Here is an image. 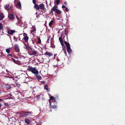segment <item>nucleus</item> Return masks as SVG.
Returning <instances> with one entry per match:
<instances>
[{"mask_svg": "<svg viewBox=\"0 0 125 125\" xmlns=\"http://www.w3.org/2000/svg\"><path fill=\"white\" fill-rule=\"evenodd\" d=\"M28 70L29 71L31 72L32 73L34 74L35 75H36V74H39L38 71L35 67L32 68L31 67L29 66L28 67Z\"/></svg>", "mask_w": 125, "mask_h": 125, "instance_id": "obj_1", "label": "nucleus"}, {"mask_svg": "<svg viewBox=\"0 0 125 125\" xmlns=\"http://www.w3.org/2000/svg\"><path fill=\"white\" fill-rule=\"evenodd\" d=\"M44 6L43 3L40 4L39 6L38 5H34V8L37 10H39L40 9L43 10L44 9Z\"/></svg>", "mask_w": 125, "mask_h": 125, "instance_id": "obj_2", "label": "nucleus"}, {"mask_svg": "<svg viewBox=\"0 0 125 125\" xmlns=\"http://www.w3.org/2000/svg\"><path fill=\"white\" fill-rule=\"evenodd\" d=\"M57 6L55 5L52 8V10L54 11L55 13L57 14H60L61 13V11L60 10L57 9Z\"/></svg>", "mask_w": 125, "mask_h": 125, "instance_id": "obj_3", "label": "nucleus"}, {"mask_svg": "<svg viewBox=\"0 0 125 125\" xmlns=\"http://www.w3.org/2000/svg\"><path fill=\"white\" fill-rule=\"evenodd\" d=\"M15 17V14L13 13L9 14L8 16L9 19L11 20L14 19Z\"/></svg>", "mask_w": 125, "mask_h": 125, "instance_id": "obj_4", "label": "nucleus"}, {"mask_svg": "<svg viewBox=\"0 0 125 125\" xmlns=\"http://www.w3.org/2000/svg\"><path fill=\"white\" fill-rule=\"evenodd\" d=\"M15 50L16 52H19L20 49L19 48L17 44H15L14 46Z\"/></svg>", "mask_w": 125, "mask_h": 125, "instance_id": "obj_5", "label": "nucleus"}, {"mask_svg": "<svg viewBox=\"0 0 125 125\" xmlns=\"http://www.w3.org/2000/svg\"><path fill=\"white\" fill-rule=\"evenodd\" d=\"M15 32V30H10L8 31L7 33L8 34L11 35H12L14 32Z\"/></svg>", "mask_w": 125, "mask_h": 125, "instance_id": "obj_6", "label": "nucleus"}, {"mask_svg": "<svg viewBox=\"0 0 125 125\" xmlns=\"http://www.w3.org/2000/svg\"><path fill=\"white\" fill-rule=\"evenodd\" d=\"M15 6L17 8H18L21 9V7L20 2H18L17 4L15 5Z\"/></svg>", "mask_w": 125, "mask_h": 125, "instance_id": "obj_7", "label": "nucleus"}, {"mask_svg": "<svg viewBox=\"0 0 125 125\" xmlns=\"http://www.w3.org/2000/svg\"><path fill=\"white\" fill-rule=\"evenodd\" d=\"M49 103H50V108H51L52 109L53 108L55 109L56 108V105H51L50 100H49Z\"/></svg>", "mask_w": 125, "mask_h": 125, "instance_id": "obj_8", "label": "nucleus"}, {"mask_svg": "<svg viewBox=\"0 0 125 125\" xmlns=\"http://www.w3.org/2000/svg\"><path fill=\"white\" fill-rule=\"evenodd\" d=\"M56 96L57 97H56L55 96V98H54L52 96H51L50 97V99L52 100L54 102H55L56 101V99H57V98L58 97V96L57 95Z\"/></svg>", "mask_w": 125, "mask_h": 125, "instance_id": "obj_9", "label": "nucleus"}, {"mask_svg": "<svg viewBox=\"0 0 125 125\" xmlns=\"http://www.w3.org/2000/svg\"><path fill=\"white\" fill-rule=\"evenodd\" d=\"M64 43L66 45V47L67 49V48H70V45L67 42L65 41L64 42Z\"/></svg>", "mask_w": 125, "mask_h": 125, "instance_id": "obj_10", "label": "nucleus"}, {"mask_svg": "<svg viewBox=\"0 0 125 125\" xmlns=\"http://www.w3.org/2000/svg\"><path fill=\"white\" fill-rule=\"evenodd\" d=\"M29 38V37L28 36H26L24 37L23 38V39L26 42H28Z\"/></svg>", "mask_w": 125, "mask_h": 125, "instance_id": "obj_11", "label": "nucleus"}, {"mask_svg": "<svg viewBox=\"0 0 125 125\" xmlns=\"http://www.w3.org/2000/svg\"><path fill=\"white\" fill-rule=\"evenodd\" d=\"M32 30H31V33H32V32L34 31H36V28L35 26H32Z\"/></svg>", "mask_w": 125, "mask_h": 125, "instance_id": "obj_12", "label": "nucleus"}, {"mask_svg": "<svg viewBox=\"0 0 125 125\" xmlns=\"http://www.w3.org/2000/svg\"><path fill=\"white\" fill-rule=\"evenodd\" d=\"M4 17V15L3 13H0V20H2Z\"/></svg>", "mask_w": 125, "mask_h": 125, "instance_id": "obj_13", "label": "nucleus"}, {"mask_svg": "<svg viewBox=\"0 0 125 125\" xmlns=\"http://www.w3.org/2000/svg\"><path fill=\"white\" fill-rule=\"evenodd\" d=\"M67 31L66 29L62 31V33L63 35L64 34L65 35H66L67 37Z\"/></svg>", "mask_w": 125, "mask_h": 125, "instance_id": "obj_14", "label": "nucleus"}, {"mask_svg": "<svg viewBox=\"0 0 125 125\" xmlns=\"http://www.w3.org/2000/svg\"><path fill=\"white\" fill-rule=\"evenodd\" d=\"M21 113L23 117H27L26 112L24 111H21Z\"/></svg>", "mask_w": 125, "mask_h": 125, "instance_id": "obj_15", "label": "nucleus"}, {"mask_svg": "<svg viewBox=\"0 0 125 125\" xmlns=\"http://www.w3.org/2000/svg\"><path fill=\"white\" fill-rule=\"evenodd\" d=\"M26 113L27 117L31 115L32 113V112H26Z\"/></svg>", "mask_w": 125, "mask_h": 125, "instance_id": "obj_16", "label": "nucleus"}, {"mask_svg": "<svg viewBox=\"0 0 125 125\" xmlns=\"http://www.w3.org/2000/svg\"><path fill=\"white\" fill-rule=\"evenodd\" d=\"M25 122L27 124H29L30 121V120L27 118H26L24 120Z\"/></svg>", "mask_w": 125, "mask_h": 125, "instance_id": "obj_17", "label": "nucleus"}, {"mask_svg": "<svg viewBox=\"0 0 125 125\" xmlns=\"http://www.w3.org/2000/svg\"><path fill=\"white\" fill-rule=\"evenodd\" d=\"M38 74H36L35 75L36 76V77L37 79L38 80H41L42 78V77L40 75H38Z\"/></svg>", "mask_w": 125, "mask_h": 125, "instance_id": "obj_18", "label": "nucleus"}, {"mask_svg": "<svg viewBox=\"0 0 125 125\" xmlns=\"http://www.w3.org/2000/svg\"><path fill=\"white\" fill-rule=\"evenodd\" d=\"M67 51L69 54L71 53L72 52V50L71 49V48H67Z\"/></svg>", "mask_w": 125, "mask_h": 125, "instance_id": "obj_19", "label": "nucleus"}, {"mask_svg": "<svg viewBox=\"0 0 125 125\" xmlns=\"http://www.w3.org/2000/svg\"><path fill=\"white\" fill-rule=\"evenodd\" d=\"M25 47L27 50H32V49L31 48V47L28 46L27 45H26Z\"/></svg>", "mask_w": 125, "mask_h": 125, "instance_id": "obj_20", "label": "nucleus"}, {"mask_svg": "<svg viewBox=\"0 0 125 125\" xmlns=\"http://www.w3.org/2000/svg\"><path fill=\"white\" fill-rule=\"evenodd\" d=\"M9 5H7L4 7V8L6 10H9Z\"/></svg>", "mask_w": 125, "mask_h": 125, "instance_id": "obj_21", "label": "nucleus"}, {"mask_svg": "<svg viewBox=\"0 0 125 125\" xmlns=\"http://www.w3.org/2000/svg\"><path fill=\"white\" fill-rule=\"evenodd\" d=\"M19 56V58L20 59H22V60L24 59L25 57L23 55H18Z\"/></svg>", "mask_w": 125, "mask_h": 125, "instance_id": "obj_22", "label": "nucleus"}, {"mask_svg": "<svg viewBox=\"0 0 125 125\" xmlns=\"http://www.w3.org/2000/svg\"><path fill=\"white\" fill-rule=\"evenodd\" d=\"M54 22V21L53 20H52L49 23V26H52Z\"/></svg>", "mask_w": 125, "mask_h": 125, "instance_id": "obj_23", "label": "nucleus"}, {"mask_svg": "<svg viewBox=\"0 0 125 125\" xmlns=\"http://www.w3.org/2000/svg\"><path fill=\"white\" fill-rule=\"evenodd\" d=\"M11 85H6V88H7L8 89H10L11 87V86H10Z\"/></svg>", "mask_w": 125, "mask_h": 125, "instance_id": "obj_24", "label": "nucleus"}, {"mask_svg": "<svg viewBox=\"0 0 125 125\" xmlns=\"http://www.w3.org/2000/svg\"><path fill=\"white\" fill-rule=\"evenodd\" d=\"M36 54V52L35 51H32V53L31 54H30V55H35Z\"/></svg>", "mask_w": 125, "mask_h": 125, "instance_id": "obj_25", "label": "nucleus"}, {"mask_svg": "<svg viewBox=\"0 0 125 125\" xmlns=\"http://www.w3.org/2000/svg\"><path fill=\"white\" fill-rule=\"evenodd\" d=\"M44 89L46 90H48V86L47 85H45L44 86Z\"/></svg>", "mask_w": 125, "mask_h": 125, "instance_id": "obj_26", "label": "nucleus"}, {"mask_svg": "<svg viewBox=\"0 0 125 125\" xmlns=\"http://www.w3.org/2000/svg\"><path fill=\"white\" fill-rule=\"evenodd\" d=\"M3 28V27L2 24V23H0V30H2Z\"/></svg>", "mask_w": 125, "mask_h": 125, "instance_id": "obj_27", "label": "nucleus"}, {"mask_svg": "<svg viewBox=\"0 0 125 125\" xmlns=\"http://www.w3.org/2000/svg\"><path fill=\"white\" fill-rule=\"evenodd\" d=\"M45 55H52V54L51 52H45Z\"/></svg>", "mask_w": 125, "mask_h": 125, "instance_id": "obj_28", "label": "nucleus"}, {"mask_svg": "<svg viewBox=\"0 0 125 125\" xmlns=\"http://www.w3.org/2000/svg\"><path fill=\"white\" fill-rule=\"evenodd\" d=\"M59 40L60 42H63V40L61 37H59Z\"/></svg>", "mask_w": 125, "mask_h": 125, "instance_id": "obj_29", "label": "nucleus"}, {"mask_svg": "<svg viewBox=\"0 0 125 125\" xmlns=\"http://www.w3.org/2000/svg\"><path fill=\"white\" fill-rule=\"evenodd\" d=\"M38 41L37 43H41V40L40 38H38Z\"/></svg>", "mask_w": 125, "mask_h": 125, "instance_id": "obj_30", "label": "nucleus"}, {"mask_svg": "<svg viewBox=\"0 0 125 125\" xmlns=\"http://www.w3.org/2000/svg\"><path fill=\"white\" fill-rule=\"evenodd\" d=\"M36 0H32V2L34 4V5H38L37 4H36Z\"/></svg>", "mask_w": 125, "mask_h": 125, "instance_id": "obj_31", "label": "nucleus"}, {"mask_svg": "<svg viewBox=\"0 0 125 125\" xmlns=\"http://www.w3.org/2000/svg\"><path fill=\"white\" fill-rule=\"evenodd\" d=\"M10 48L7 49L6 50V52L9 54L10 53Z\"/></svg>", "mask_w": 125, "mask_h": 125, "instance_id": "obj_32", "label": "nucleus"}, {"mask_svg": "<svg viewBox=\"0 0 125 125\" xmlns=\"http://www.w3.org/2000/svg\"><path fill=\"white\" fill-rule=\"evenodd\" d=\"M4 104L5 105V106H9V105L7 103H4Z\"/></svg>", "mask_w": 125, "mask_h": 125, "instance_id": "obj_33", "label": "nucleus"}, {"mask_svg": "<svg viewBox=\"0 0 125 125\" xmlns=\"http://www.w3.org/2000/svg\"><path fill=\"white\" fill-rule=\"evenodd\" d=\"M56 2L57 5H58L60 3V0H57Z\"/></svg>", "mask_w": 125, "mask_h": 125, "instance_id": "obj_34", "label": "nucleus"}, {"mask_svg": "<svg viewBox=\"0 0 125 125\" xmlns=\"http://www.w3.org/2000/svg\"><path fill=\"white\" fill-rule=\"evenodd\" d=\"M50 39H51V38L50 37H49L48 40H47V42L48 43H49L50 41Z\"/></svg>", "mask_w": 125, "mask_h": 125, "instance_id": "obj_35", "label": "nucleus"}, {"mask_svg": "<svg viewBox=\"0 0 125 125\" xmlns=\"http://www.w3.org/2000/svg\"><path fill=\"white\" fill-rule=\"evenodd\" d=\"M65 8V10L66 11H68L69 10V9H68L66 7Z\"/></svg>", "mask_w": 125, "mask_h": 125, "instance_id": "obj_36", "label": "nucleus"}, {"mask_svg": "<svg viewBox=\"0 0 125 125\" xmlns=\"http://www.w3.org/2000/svg\"><path fill=\"white\" fill-rule=\"evenodd\" d=\"M60 43H61V44L62 45V46H64V44L63 42H61Z\"/></svg>", "mask_w": 125, "mask_h": 125, "instance_id": "obj_37", "label": "nucleus"}, {"mask_svg": "<svg viewBox=\"0 0 125 125\" xmlns=\"http://www.w3.org/2000/svg\"><path fill=\"white\" fill-rule=\"evenodd\" d=\"M23 35L24 36H27V34H26V33H24L23 34Z\"/></svg>", "mask_w": 125, "mask_h": 125, "instance_id": "obj_38", "label": "nucleus"}, {"mask_svg": "<svg viewBox=\"0 0 125 125\" xmlns=\"http://www.w3.org/2000/svg\"><path fill=\"white\" fill-rule=\"evenodd\" d=\"M66 7L64 5H63L62 6V8H65Z\"/></svg>", "mask_w": 125, "mask_h": 125, "instance_id": "obj_39", "label": "nucleus"}, {"mask_svg": "<svg viewBox=\"0 0 125 125\" xmlns=\"http://www.w3.org/2000/svg\"><path fill=\"white\" fill-rule=\"evenodd\" d=\"M64 4H65V5H66L67 4V3L66 2V1H65L64 2Z\"/></svg>", "mask_w": 125, "mask_h": 125, "instance_id": "obj_40", "label": "nucleus"}, {"mask_svg": "<svg viewBox=\"0 0 125 125\" xmlns=\"http://www.w3.org/2000/svg\"><path fill=\"white\" fill-rule=\"evenodd\" d=\"M41 83H45V81H42Z\"/></svg>", "mask_w": 125, "mask_h": 125, "instance_id": "obj_41", "label": "nucleus"}, {"mask_svg": "<svg viewBox=\"0 0 125 125\" xmlns=\"http://www.w3.org/2000/svg\"><path fill=\"white\" fill-rule=\"evenodd\" d=\"M52 8L51 9V12H52V13L53 12V10H52Z\"/></svg>", "mask_w": 125, "mask_h": 125, "instance_id": "obj_42", "label": "nucleus"}, {"mask_svg": "<svg viewBox=\"0 0 125 125\" xmlns=\"http://www.w3.org/2000/svg\"><path fill=\"white\" fill-rule=\"evenodd\" d=\"M43 10L44 11H46V9H45L44 8V10Z\"/></svg>", "mask_w": 125, "mask_h": 125, "instance_id": "obj_43", "label": "nucleus"}, {"mask_svg": "<svg viewBox=\"0 0 125 125\" xmlns=\"http://www.w3.org/2000/svg\"><path fill=\"white\" fill-rule=\"evenodd\" d=\"M3 101L0 98V101Z\"/></svg>", "mask_w": 125, "mask_h": 125, "instance_id": "obj_44", "label": "nucleus"}, {"mask_svg": "<svg viewBox=\"0 0 125 125\" xmlns=\"http://www.w3.org/2000/svg\"><path fill=\"white\" fill-rule=\"evenodd\" d=\"M13 61L15 63L16 62H15V60L14 59H13Z\"/></svg>", "mask_w": 125, "mask_h": 125, "instance_id": "obj_45", "label": "nucleus"}, {"mask_svg": "<svg viewBox=\"0 0 125 125\" xmlns=\"http://www.w3.org/2000/svg\"><path fill=\"white\" fill-rule=\"evenodd\" d=\"M16 18H17V19L18 20V17L17 16H16Z\"/></svg>", "mask_w": 125, "mask_h": 125, "instance_id": "obj_46", "label": "nucleus"}, {"mask_svg": "<svg viewBox=\"0 0 125 125\" xmlns=\"http://www.w3.org/2000/svg\"><path fill=\"white\" fill-rule=\"evenodd\" d=\"M40 96V95H39L38 96H37V98H39Z\"/></svg>", "mask_w": 125, "mask_h": 125, "instance_id": "obj_47", "label": "nucleus"}, {"mask_svg": "<svg viewBox=\"0 0 125 125\" xmlns=\"http://www.w3.org/2000/svg\"><path fill=\"white\" fill-rule=\"evenodd\" d=\"M10 99H13V98L12 97H10Z\"/></svg>", "mask_w": 125, "mask_h": 125, "instance_id": "obj_48", "label": "nucleus"}, {"mask_svg": "<svg viewBox=\"0 0 125 125\" xmlns=\"http://www.w3.org/2000/svg\"><path fill=\"white\" fill-rule=\"evenodd\" d=\"M19 0H14V1H19Z\"/></svg>", "mask_w": 125, "mask_h": 125, "instance_id": "obj_49", "label": "nucleus"}, {"mask_svg": "<svg viewBox=\"0 0 125 125\" xmlns=\"http://www.w3.org/2000/svg\"><path fill=\"white\" fill-rule=\"evenodd\" d=\"M1 104L0 103V107L1 106Z\"/></svg>", "mask_w": 125, "mask_h": 125, "instance_id": "obj_50", "label": "nucleus"}, {"mask_svg": "<svg viewBox=\"0 0 125 125\" xmlns=\"http://www.w3.org/2000/svg\"><path fill=\"white\" fill-rule=\"evenodd\" d=\"M8 56H12V55H7Z\"/></svg>", "mask_w": 125, "mask_h": 125, "instance_id": "obj_51", "label": "nucleus"}, {"mask_svg": "<svg viewBox=\"0 0 125 125\" xmlns=\"http://www.w3.org/2000/svg\"><path fill=\"white\" fill-rule=\"evenodd\" d=\"M63 38H64V37H65V36H64L63 35Z\"/></svg>", "mask_w": 125, "mask_h": 125, "instance_id": "obj_52", "label": "nucleus"}, {"mask_svg": "<svg viewBox=\"0 0 125 125\" xmlns=\"http://www.w3.org/2000/svg\"><path fill=\"white\" fill-rule=\"evenodd\" d=\"M36 16V17H38V15H37Z\"/></svg>", "mask_w": 125, "mask_h": 125, "instance_id": "obj_53", "label": "nucleus"}, {"mask_svg": "<svg viewBox=\"0 0 125 125\" xmlns=\"http://www.w3.org/2000/svg\"><path fill=\"white\" fill-rule=\"evenodd\" d=\"M37 14V12L35 14Z\"/></svg>", "mask_w": 125, "mask_h": 125, "instance_id": "obj_54", "label": "nucleus"}, {"mask_svg": "<svg viewBox=\"0 0 125 125\" xmlns=\"http://www.w3.org/2000/svg\"><path fill=\"white\" fill-rule=\"evenodd\" d=\"M49 55V56H51V55Z\"/></svg>", "mask_w": 125, "mask_h": 125, "instance_id": "obj_55", "label": "nucleus"}, {"mask_svg": "<svg viewBox=\"0 0 125 125\" xmlns=\"http://www.w3.org/2000/svg\"><path fill=\"white\" fill-rule=\"evenodd\" d=\"M56 55H54V56H56Z\"/></svg>", "mask_w": 125, "mask_h": 125, "instance_id": "obj_56", "label": "nucleus"}, {"mask_svg": "<svg viewBox=\"0 0 125 125\" xmlns=\"http://www.w3.org/2000/svg\"><path fill=\"white\" fill-rule=\"evenodd\" d=\"M9 55H11V54H9Z\"/></svg>", "mask_w": 125, "mask_h": 125, "instance_id": "obj_57", "label": "nucleus"}, {"mask_svg": "<svg viewBox=\"0 0 125 125\" xmlns=\"http://www.w3.org/2000/svg\"><path fill=\"white\" fill-rule=\"evenodd\" d=\"M61 36H62V35H61Z\"/></svg>", "mask_w": 125, "mask_h": 125, "instance_id": "obj_58", "label": "nucleus"}, {"mask_svg": "<svg viewBox=\"0 0 125 125\" xmlns=\"http://www.w3.org/2000/svg\"><path fill=\"white\" fill-rule=\"evenodd\" d=\"M19 53H18V55H19Z\"/></svg>", "mask_w": 125, "mask_h": 125, "instance_id": "obj_59", "label": "nucleus"}]
</instances>
